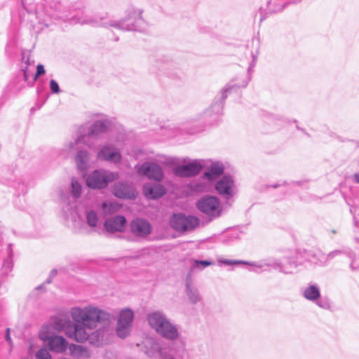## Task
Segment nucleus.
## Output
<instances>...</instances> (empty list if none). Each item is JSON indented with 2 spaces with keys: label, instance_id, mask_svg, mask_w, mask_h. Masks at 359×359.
Here are the masks:
<instances>
[{
  "label": "nucleus",
  "instance_id": "nucleus-42",
  "mask_svg": "<svg viewBox=\"0 0 359 359\" xmlns=\"http://www.w3.org/2000/svg\"><path fill=\"white\" fill-rule=\"evenodd\" d=\"M22 70L23 71L24 79H25V81H27V79H28V75H27V69H25V68L23 69L22 68Z\"/></svg>",
  "mask_w": 359,
  "mask_h": 359
},
{
  "label": "nucleus",
  "instance_id": "nucleus-21",
  "mask_svg": "<svg viewBox=\"0 0 359 359\" xmlns=\"http://www.w3.org/2000/svg\"><path fill=\"white\" fill-rule=\"evenodd\" d=\"M201 170L202 165L194 161L189 163L175 167L173 168V173L180 177H190L198 174Z\"/></svg>",
  "mask_w": 359,
  "mask_h": 359
},
{
  "label": "nucleus",
  "instance_id": "nucleus-47",
  "mask_svg": "<svg viewBox=\"0 0 359 359\" xmlns=\"http://www.w3.org/2000/svg\"><path fill=\"white\" fill-rule=\"evenodd\" d=\"M350 211H351V212L352 214H353V215H354V214L356 212V209H355V208H351L350 209Z\"/></svg>",
  "mask_w": 359,
  "mask_h": 359
},
{
  "label": "nucleus",
  "instance_id": "nucleus-31",
  "mask_svg": "<svg viewBox=\"0 0 359 359\" xmlns=\"http://www.w3.org/2000/svg\"><path fill=\"white\" fill-rule=\"evenodd\" d=\"M73 322L69 320H63L62 318H57L54 321L53 327L57 331H63L66 334V328L72 324Z\"/></svg>",
  "mask_w": 359,
  "mask_h": 359
},
{
  "label": "nucleus",
  "instance_id": "nucleus-2",
  "mask_svg": "<svg viewBox=\"0 0 359 359\" xmlns=\"http://www.w3.org/2000/svg\"><path fill=\"white\" fill-rule=\"evenodd\" d=\"M71 314L75 322L66 328V335L81 343L88 339L89 333L86 328L92 330L96 327L97 323H108L110 320L109 313L93 306L74 308Z\"/></svg>",
  "mask_w": 359,
  "mask_h": 359
},
{
  "label": "nucleus",
  "instance_id": "nucleus-10",
  "mask_svg": "<svg viewBox=\"0 0 359 359\" xmlns=\"http://www.w3.org/2000/svg\"><path fill=\"white\" fill-rule=\"evenodd\" d=\"M222 213V206L218 197L203 196V225L209 224L219 217Z\"/></svg>",
  "mask_w": 359,
  "mask_h": 359
},
{
  "label": "nucleus",
  "instance_id": "nucleus-9",
  "mask_svg": "<svg viewBox=\"0 0 359 359\" xmlns=\"http://www.w3.org/2000/svg\"><path fill=\"white\" fill-rule=\"evenodd\" d=\"M169 223L175 231L184 233L194 229L199 224V219L197 217L179 212L170 216Z\"/></svg>",
  "mask_w": 359,
  "mask_h": 359
},
{
  "label": "nucleus",
  "instance_id": "nucleus-25",
  "mask_svg": "<svg viewBox=\"0 0 359 359\" xmlns=\"http://www.w3.org/2000/svg\"><path fill=\"white\" fill-rule=\"evenodd\" d=\"M75 163L78 170L81 172H85L88 170L90 165V154L88 151L80 149L75 156Z\"/></svg>",
  "mask_w": 359,
  "mask_h": 359
},
{
  "label": "nucleus",
  "instance_id": "nucleus-35",
  "mask_svg": "<svg viewBox=\"0 0 359 359\" xmlns=\"http://www.w3.org/2000/svg\"><path fill=\"white\" fill-rule=\"evenodd\" d=\"M36 357L38 359H52L49 353L47 351L43 349L39 350L36 353Z\"/></svg>",
  "mask_w": 359,
  "mask_h": 359
},
{
  "label": "nucleus",
  "instance_id": "nucleus-20",
  "mask_svg": "<svg viewBox=\"0 0 359 359\" xmlns=\"http://www.w3.org/2000/svg\"><path fill=\"white\" fill-rule=\"evenodd\" d=\"M113 195L121 199H135L137 197V192L135 188L127 182H116L111 191Z\"/></svg>",
  "mask_w": 359,
  "mask_h": 359
},
{
  "label": "nucleus",
  "instance_id": "nucleus-39",
  "mask_svg": "<svg viewBox=\"0 0 359 359\" xmlns=\"http://www.w3.org/2000/svg\"><path fill=\"white\" fill-rule=\"evenodd\" d=\"M5 339L8 342H9V343L11 342V335H10V328L6 329Z\"/></svg>",
  "mask_w": 359,
  "mask_h": 359
},
{
  "label": "nucleus",
  "instance_id": "nucleus-44",
  "mask_svg": "<svg viewBox=\"0 0 359 359\" xmlns=\"http://www.w3.org/2000/svg\"><path fill=\"white\" fill-rule=\"evenodd\" d=\"M255 61H256V57L254 56L253 57V61H252V63L251 64L250 67H249V71L250 70V69L252 67H253L255 66Z\"/></svg>",
  "mask_w": 359,
  "mask_h": 359
},
{
  "label": "nucleus",
  "instance_id": "nucleus-12",
  "mask_svg": "<svg viewBox=\"0 0 359 359\" xmlns=\"http://www.w3.org/2000/svg\"><path fill=\"white\" fill-rule=\"evenodd\" d=\"M249 79H245L241 82L233 80L224 87L221 92V97L210 107V110L215 114H221L223 111L224 101L228 97L229 94L236 91L240 88L245 87L248 83Z\"/></svg>",
  "mask_w": 359,
  "mask_h": 359
},
{
  "label": "nucleus",
  "instance_id": "nucleus-5",
  "mask_svg": "<svg viewBox=\"0 0 359 359\" xmlns=\"http://www.w3.org/2000/svg\"><path fill=\"white\" fill-rule=\"evenodd\" d=\"M218 263L222 265L226 266L237 265V264H248L257 269H262L264 266H271L274 269H278L280 272L284 273H292L293 269L295 268V264L287 259H269L260 262H248L241 260L229 259L224 258L218 259Z\"/></svg>",
  "mask_w": 359,
  "mask_h": 359
},
{
  "label": "nucleus",
  "instance_id": "nucleus-36",
  "mask_svg": "<svg viewBox=\"0 0 359 359\" xmlns=\"http://www.w3.org/2000/svg\"><path fill=\"white\" fill-rule=\"evenodd\" d=\"M29 55H30L29 53H28L27 51L23 50L22 52V60L25 64V69H27L28 66L30 64Z\"/></svg>",
  "mask_w": 359,
  "mask_h": 359
},
{
  "label": "nucleus",
  "instance_id": "nucleus-7",
  "mask_svg": "<svg viewBox=\"0 0 359 359\" xmlns=\"http://www.w3.org/2000/svg\"><path fill=\"white\" fill-rule=\"evenodd\" d=\"M228 163L213 158L203 160V192L206 185L222 177L228 168Z\"/></svg>",
  "mask_w": 359,
  "mask_h": 359
},
{
  "label": "nucleus",
  "instance_id": "nucleus-45",
  "mask_svg": "<svg viewBox=\"0 0 359 359\" xmlns=\"http://www.w3.org/2000/svg\"><path fill=\"white\" fill-rule=\"evenodd\" d=\"M210 264V263L209 262L203 260V267L209 266Z\"/></svg>",
  "mask_w": 359,
  "mask_h": 359
},
{
  "label": "nucleus",
  "instance_id": "nucleus-29",
  "mask_svg": "<svg viewBox=\"0 0 359 359\" xmlns=\"http://www.w3.org/2000/svg\"><path fill=\"white\" fill-rule=\"evenodd\" d=\"M102 208L104 214L111 215L117 212L120 208V205L116 203L104 202L102 204Z\"/></svg>",
  "mask_w": 359,
  "mask_h": 359
},
{
  "label": "nucleus",
  "instance_id": "nucleus-18",
  "mask_svg": "<svg viewBox=\"0 0 359 359\" xmlns=\"http://www.w3.org/2000/svg\"><path fill=\"white\" fill-rule=\"evenodd\" d=\"M130 231L136 238H144L151 234L152 226L145 219L136 218L130 222Z\"/></svg>",
  "mask_w": 359,
  "mask_h": 359
},
{
  "label": "nucleus",
  "instance_id": "nucleus-28",
  "mask_svg": "<svg viewBox=\"0 0 359 359\" xmlns=\"http://www.w3.org/2000/svg\"><path fill=\"white\" fill-rule=\"evenodd\" d=\"M69 351L74 359H87L90 357L88 349L81 345H70Z\"/></svg>",
  "mask_w": 359,
  "mask_h": 359
},
{
  "label": "nucleus",
  "instance_id": "nucleus-23",
  "mask_svg": "<svg viewBox=\"0 0 359 359\" xmlns=\"http://www.w3.org/2000/svg\"><path fill=\"white\" fill-rule=\"evenodd\" d=\"M144 196L149 199H158L166 194L165 187L161 184L147 183L143 186Z\"/></svg>",
  "mask_w": 359,
  "mask_h": 359
},
{
  "label": "nucleus",
  "instance_id": "nucleus-48",
  "mask_svg": "<svg viewBox=\"0 0 359 359\" xmlns=\"http://www.w3.org/2000/svg\"><path fill=\"white\" fill-rule=\"evenodd\" d=\"M354 224L355 226H359V221L356 219L355 216H354Z\"/></svg>",
  "mask_w": 359,
  "mask_h": 359
},
{
  "label": "nucleus",
  "instance_id": "nucleus-8",
  "mask_svg": "<svg viewBox=\"0 0 359 359\" xmlns=\"http://www.w3.org/2000/svg\"><path fill=\"white\" fill-rule=\"evenodd\" d=\"M119 178L118 172H111L107 170H95L86 177V185L93 189H102L107 188L110 182Z\"/></svg>",
  "mask_w": 359,
  "mask_h": 359
},
{
  "label": "nucleus",
  "instance_id": "nucleus-30",
  "mask_svg": "<svg viewBox=\"0 0 359 359\" xmlns=\"http://www.w3.org/2000/svg\"><path fill=\"white\" fill-rule=\"evenodd\" d=\"M81 183L74 179H72L71 182V189L70 192L72 197L76 200L81 196Z\"/></svg>",
  "mask_w": 359,
  "mask_h": 359
},
{
  "label": "nucleus",
  "instance_id": "nucleus-46",
  "mask_svg": "<svg viewBox=\"0 0 359 359\" xmlns=\"http://www.w3.org/2000/svg\"><path fill=\"white\" fill-rule=\"evenodd\" d=\"M195 263L199 266V265H201L202 266V260H195Z\"/></svg>",
  "mask_w": 359,
  "mask_h": 359
},
{
  "label": "nucleus",
  "instance_id": "nucleus-26",
  "mask_svg": "<svg viewBox=\"0 0 359 359\" xmlns=\"http://www.w3.org/2000/svg\"><path fill=\"white\" fill-rule=\"evenodd\" d=\"M303 296L307 300L316 302L318 306L322 308L324 307L321 303L317 302L320 297V292L319 287L316 285H309L306 287L303 291Z\"/></svg>",
  "mask_w": 359,
  "mask_h": 359
},
{
  "label": "nucleus",
  "instance_id": "nucleus-24",
  "mask_svg": "<svg viewBox=\"0 0 359 359\" xmlns=\"http://www.w3.org/2000/svg\"><path fill=\"white\" fill-rule=\"evenodd\" d=\"M62 210L66 219L74 220L76 217V201H71L69 196H62Z\"/></svg>",
  "mask_w": 359,
  "mask_h": 359
},
{
  "label": "nucleus",
  "instance_id": "nucleus-22",
  "mask_svg": "<svg viewBox=\"0 0 359 359\" xmlns=\"http://www.w3.org/2000/svg\"><path fill=\"white\" fill-rule=\"evenodd\" d=\"M126 224V219L123 215H115L107 219L104 222V227L107 232L114 233L123 231Z\"/></svg>",
  "mask_w": 359,
  "mask_h": 359
},
{
  "label": "nucleus",
  "instance_id": "nucleus-32",
  "mask_svg": "<svg viewBox=\"0 0 359 359\" xmlns=\"http://www.w3.org/2000/svg\"><path fill=\"white\" fill-rule=\"evenodd\" d=\"M87 224L90 227H95L98 222V216L95 211L89 210L86 212Z\"/></svg>",
  "mask_w": 359,
  "mask_h": 359
},
{
  "label": "nucleus",
  "instance_id": "nucleus-43",
  "mask_svg": "<svg viewBox=\"0 0 359 359\" xmlns=\"http://www.w3.org/2000/svg\"><path fill=\"white\" fill-rule=\"evenodd\" d=\"M162 359H175V358L172 354L168 353L166 355H164V357Z\"/></svg>",
  "mask_w": 359,
  "mask_h": 359
},
{
  "label": "nucleus",
  "instance_id": "nucleus-16",
  "mask_svg": "<svg viewBox=\"0 0 359 359\" xmlns=\"http://www.w3.org/2000/svg\"><path fill=\"white\" fill-rule=\"evenodd\" d=\"M144 352L150 358L158 356L162 359L164 355L168 354L167 348L155 338H146L143 341Z\"/></svg>",
  "mask_w": 359,
  "mask_h": 359
},
{
  "label": "nucleus",
  "instance_id": "nucleus-49",
  "mask_svg": "<svg viewBox=\"0 0 359 359\" xmlns=\"http://www.w3.org/2000/svg\"><path fill=\"white\" fill-rule=\"evenodd\" d=\"M166 135H168V136H171V135H172V134H171L170 132H168V133H166Z\"/></svg>",
  "mask_w": 359,
  "mask_h": 359
},
{
  "label": "nucleus",
  "instance_id": "nucleus-40",
  "mask_svg": "<svg viewBox=\"0 0 359 359\" xmlns=\"http://www.w3.org/2000/svg\"><path fill=\"white\" fill-rule=\"evenodd\" d=\"M196 208H198V210L202 212V198L198 199L196 202Z\"/></svg>",
  "mask_w": 359,
  "mask_h": 359
},
{
  "label": "nucleus",
  "instance_id": "nucleus-13",
  "mask_svg": "<svg viewBox=\"0 0 359 359\" xmlns=\"http://www.w3.org/2000/svg\"><path fill=\"white\" fill-rule=\"evenodd\" d=\"M11 243L5 244L2 233L0 231V275L5 276L11 271L13 268V250Z\"/></svg>",
  "mask_w": 359,
  "mask_h": 359
},
{
  "label": "nucleus",
  "instance_id": "nucleus-17",
  "mask_svg": "<svg viewBox=\"0 0 359 359\" xmlns=\"http://www.w3.org/2000/svg\"><path fill=\"white\" fill-rule=\"evenodd\" d=\"M137 172L158 182H161L164 177L161 167L157 163L151 161L143 163L138 168Z\"/></svg>",
  "mask_w": 359,
  "mask_h": 359
},
{
  "label": "nucleus",
  "instance_id": "nucleus-37",
  "mask_svg": "<svg viewBox=\"0 0 359 359\" xmlns=\"http://www.w3.org/2000/svg\"><path fill=\"white\" fill-rule=\"evenodd\" d=\"M45 69L43 65L39 64L36 67V72L34 75V80H36L38 76L45 74Z\"/></svg>",
  "mask_w": 359,
  "mask_h": 359
},
{
  "label": "nucleus",
  "instance_id": "nucleus-1",
  "mask_svg": "<svg viewBox=\"0 0 359 359\" xmlns=\"http://www.w3.org/2000/svg\"><path fill=\"white\" fill-rule=\"evenodd\" d=\"M81 11H71L67 14L60 16V18L64 21L69 22L72 24H88L93 26L101 27H113L123 31H135L143 32H145L149 25L143 19L142 14V11L140 9H132L129 11L126 18L121 20H107V15H102L95 18L88 19H81L78 15Z\"/></svg>",
  "mask_w": 359,
  "mask_h": 359
},
{
  "label": "nucleus",
  "instance_id": "nucleus-38",
  "mask_svg": "<svg viewBox=\"0 0 359 359\" xmlns=\"http://www.w3.org/2000/svg\"><path fill=\"white\" fill-rule=\"evenodd\" d=\"M341 253H342V252L341 250H334L333 252H331L327 255V257H328L329 259H332V258L334 257L335 256L339 255H340Z\"/></svg>",
  "mask_w": 359,
  "mask_h": 359
},
{
  "label": "nucleus",
  "instance_id": "nucleus-4",
  "mask_svg": "<svg viewBox=\"0 0 359 359\" xmlns=\"http://www.w3.org/2000/svg\"><path fill=\"white\" fill-rule=\"evenodd\" d=\"M113 126V121L108 118H102L94 121L88 128L86 135H81L78 136L73 142L69 143V149L72 151L78 149L77 147L82 143L89 147H92V144L88 142L90 138H98L102 134L107 133Z\"/></svg>",
  "mask_w": 359,
  "mask_h": 359
},
{
  "label": "nucleus",
  "instance_id": "nucleus-27",
  "mask_svg": "<svg viewBox=\"0 0 359 359\" xmlns=\"http://www.w3.org/2000/svg\"><path fill=\"white\" fill-rule=\"evenodd\" d=\"M194 266H193L191 269L190 272L188 273L187 276L186 288L190 301L192 303L195 304L199 301V295L198 291L195 290L194 286L192 285L191 273L194 272Z\"/></svg>",
  "mask_w": 359,
  "mask_h": 359
},
{
  "label": "nucleus",
  "instance_id": "nucleus-33",
  "mask_svg": "<svg viewBox=\"0 0 359 359\" xmlns=\"http://www.w3.org/2000/svg\"><path fill=\"white\" fill-rule=\"evenodd\" d=\"M57 271L56 269H52L48 278L46 280V282L43 284H41L36 287V290H41L43 289L44 284L46 283H50L52 281V278L56 276Z\"/></svg>",
  "mask_w": 359,
  "mask_h": 359
},
{
  "label": "nucleus",
  "instance_id": "nucleus-19",
  "mask_svg": "<svg viewBox=\"0 0 359 359\" xmlns=\"http://www.w3.org/2000/svg\"><path fill=\"white\" fill-rule=\"evenodd\" d=\"M111 330L109 326H103L89 333L88 341L95 346L100 347L107 344L110 339Z\"/></svg>",
  "mask_w": 359,
  "mask_h": 359
},
{
  "label": "nucleus",
  "instance_id": "nucleus-14",
  "mask_svg": "<svg viewBox=\"0 0 359 359\" xmlns=\"http://www.w3.org/2000/svg\"><path fill=\"white\" fill-rule=\"evenodd\" d=\"M133 319L134 313L130 309L126 308L120 312L116 326L118 337L125 339L130 334Z\"/></svg>",
  "mask_w": 359,
  "mask_h": 359
},
{
  "label": "nucleus",
  "instance_id": "nucleus-6",
  "mask_svg": "<svg viewBox=\"0 0 359 359\" xmlns=\"http://www.w3.org/2000/svg\"><path fill=\"white\" fill-rule=\"evenodd\" d=\"M205 191H215L222 198L229 200L238 194L235 178L231 175H224L212 183L206 185Z\"/></svg>",
  "mask_w": 359,
  "mask_h": 359
},
{
  "label": "nucleus",
  "instance_id": "nucleus-34",
  "mask_svg": "<svg viewBox=\"0 0 359 359\" xmlns=\"http://www.w3.org/2000/svg\"><path fill=\"white\" fill-rule=\"evenodd\" d=\"M50 89L54 94H57L60 92V88L57 82L53 79L50 81Z\"/></svg>",
  "mask_w": 359,
  "mask_h": 359
},
{
  "label": "nucleus",
  "instance_id": "nucleus-11",
  "mask_svg": "<svg viewBox=\"0 0 359 359\" xmlns=\"http://www.w3.org/2000/svg\"><path fill=\"white\" fill-rule=\"evenodd\" d=\"M39 338L47 342L49 349L55 353H63L67 348L68 343L62 336L50 334L46 327L39 332Z\"/></svg>",
  "mask_w": 359,
  "mask_h": 359
},
{
  "label": "nucleus",
  "instance_id": "nucleus-15",
  "mask_svg": "<svg viewBox=\"0 0 359 359\" xmlns=\"http://www.w3.org/2000/svg\"><path fill=\"white\" fill-rule=\"evenodd\" d=\"M121 158L119 149L112 144L101 145L97 152V159L101 161L118 163Z\"/></svg>",
  "mask_w": 359,
  "mask_h": 359
},
{
  "label": "nucleus",
  "instance_id": "nucleus-41",
  "mask_svg": "<svg viewBox=\"0 0 359 359\" xmlns=\"http://www.w3.org/2000/svg\"><path fill=\"white\" fill-rule=\"evenodd\" d=\"M353 178L356 183L359 184V171L353 175Z\"/></svg>",
  "mask_w": 359,
  "mask_h": 359
},
{
  "label": "nucleus",
  "instance_id": "nucleus-3",
  "mask_svg": "<svg viewBox=\"0 0 359 359\" xmlns=\"http://www.w3.org/2000/svg\"><path fill=\"white\" fill-rule=\"evenodd\" d=\"M147 320L150 327L162 337L171 341L179 337L177 326L170 322L163 311H156L148 313Z\"/></svg>",
  "mask_w": 359,
  "mask_h": 359
}]
</instances>
